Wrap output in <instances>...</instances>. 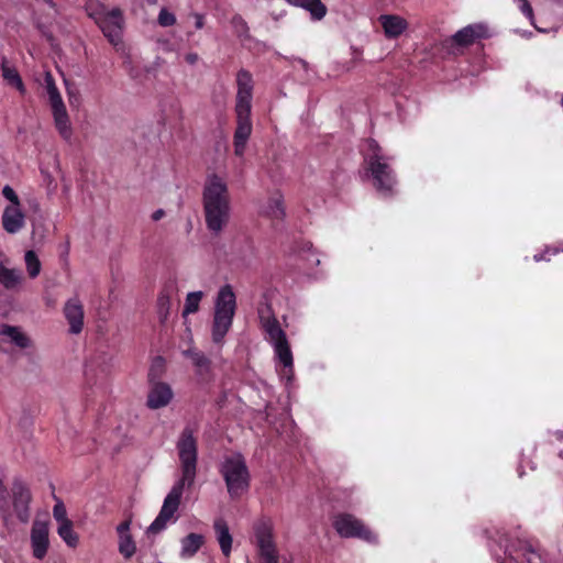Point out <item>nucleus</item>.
<instances>
[{
  "mask_svg": "<svg viewBox=\"0 0 563 563\" xmlns=\"http://www.w3.org/2000/svg\"><path fill=\"white\" fill-rule=\"evenodd\" d=\"M366 170L373 179L375 189L383 196H390L397 183L393 167L388 158L383 154L379 144L373 140H367V151L364 155Z\"/></svg>",
  "mask_w": 563,
  "mask_h": 563,
  "instance_id": "4",
  "label": "nucleus"
},
{
  "mask_svg": "<svg viewBox=\"0 0 563 563\" xmlns=\"http://www.w3.org/2000/svg\"><path fill=\"white\" fill-rule=\"evenodd\" d=\"M236 97L234 112L236 126L233 134L234 154L243 156L246 143L252 134L251 120L254 81L252 74L246 69H240L236 74Z\"/></svg>",
  "mask_w": 563,
  "mask_h": 563,
  "instance_id": "3",
  "label": "nucleus"
},
{
  "mask_svg": "<svg viewBox=\"0 0 563 563\" xmlns=\"http://www.w3.org/2000/svg\"><path fill=\"white\" fill-rule=\"evenodd\" d=\"M236 312V296L231 285L220 287L216 300L211 324V338L213 343L222 344L225 335L233 324Z\"/></svg>",
  "mask_w": 563,
  "mask_h": 563,
  "instance_id": "5",
  "label": "nucleus"
},
{
  "mask_svg": "<svg viewBox=\"0 0 563 563\" xmlns=\"http://www.w3.org/2000/svg\"><path fill=\"white\" fill-rule=\"evenodd\" d=\"M48 525L44 521L35 520L31 528V548L32 554L37 560H43L49 548Z\"/></svg>",
  "mask_w": 563,
  "mask_h": 563,
  "instance_id": "13",
  "label": "nucleus"
},
{
  "mask_svg": "<svg viewBox=\"0 0 563 563\" xmlns=\"http://www.w3.org/2000/svg\"><path fill=\"white\" fill-rule=\"evenodd\" d=\"M12 498V507L18 519L26 523L30 520V503L32 500V494L29 486L20 478H14L10 489Z\"/></svg>",
  "mask_w": 563,
  "mask_h": 563,
  "instance_id": "11",
  "label": "nucleus"
},
{
  "mask_svg": "<svg viewBox=\"0 0 563 563\" xmlns=\"http://www.w3.org/2000/svg\"><path fill=\"white\" fill-rule=\"evenodd\" d=\"M552 437L560 442H563V431H555ZM560 456L563 459V449L560 451Z\"/></svg>",
  "mask_w": 563,
  "mask_h": 563,
  "instance_id": "43",
  "label": "nucleus"
},
{
  "mask_svg": "<svg viewBox=\"0 0 563 563\" xmlns=\"http://www.w3.org/2000/svg\"><path fill=\"white\" fill-rule=\"evenodd\" d=\"M2 227L11 234L19 232L24 227V213L21 206H7L2 214Z\"/></svg>",
  "mask_w": 563,
  "mask_h": 563,
  "instance_id": "19",
  "label": "nucleus"
},
{
  "mask_svg": "<svg viewBox=\"0 0 563 563\" xmlns=\"http://www.w3.org/2000/svg\"><path fill=\"white\" fill-rule=\"evenodd\" d=\"M378 21L387 38H397L408 29L407 20L396 14H382Z\"/></svg>",
  "mask_w": 563,
  "mask_h": 563,
  "instance_id": "18",
  "label": "nucleus"
},
{
  "mask_svg": "<svg viewBox=\"0 0 563 563\" xmlns=\"http://www.w3.org/2000/svg\"><path fill=\"white\" fill-rule=\"evenodd\" d=\"M147 393L146 406L156 410L169 405L174 397L172 387L164 382H151Z\"/></svg>",
  "mask_w": 563,
  "mask_h": 563,
  "instance_id": "15",
  "label": "nucleus"
},
{
  "mask_svg": "<svg viewBox=\"0 0 563 563\" xmlns=\"http://www.w3.org/2000/svg\"><path fill=\"white\" fill-rule=\"evenodd\" d=\"M197 429L188 424L179 434L176 449L179 459L180 477L165 497L158 516L148 527L150 533H159L167 527L169 521L176 520L175 514L180 506L185 488L190 489L195 484L198 464V440L195 435Z\"/></svg>",
  "mask_w": 563,
  "mask_h": 563,
  "instance_id": "1",
  "label": "nucleus"
},
{
  "mask_svg": "<svg viewBox=\"0 0 563 563\" xmlns=\"http://www.w3.org/2000/svg\"><path fill=\"white\" fill-rule=\"evenodd\" d=\"M164 371H165L164 358L158 356L153 361V363L150 367V371L147 374L148 383L161 382L159 378L163 375Z\"/></svg>",
  "mask_w": 563,
  "mask_h": 563,
  "instance_id": "33",
  "label": "nucleus"
},
{
  "mask_svg": "<svg viewBox=\"0 0 563 563\" xmlns=\"http://www.w3.org/2000/svg\"><path fill=\"white\" fill-rule=\"evenodd\" d=\"M202 297H203L202 291L189 292L186 297V302H185V307L183 310V314L187 316V314L196 313L199 310V303H200Z\"/></svg>",
  "mask_w": 563,
  "mask_h": 563,
  "instance_id": "29",
  "label": "nucleus"
},
{
  "mask_svg": "<svg viewBox=\"0 0 563 563\" xmlns=\"http://www.w3.org/2000/svg\"><path fill=\"white\" fill-rule=\"evenodd\" d=\"M487 36V29L482 24H470L457 31L450 38V46L453 47H467L475 43L476 40Z\"/></svg>",
  "mask_w": 563,
  "mask_h": 563,
  "instance_id": "16",
  "label": "nucleus"
},
{
  "mask_svg": "<svg viewBox=\"0 0 563 563\" xmlns=\"http://www.w3.org/2000/svg\"><path fill=\"white\" fill-rule=\"evenodd\" d=\"M157 21L161 26L167 27L176 23V16L174 13L163 8L158 13Z\"/></svg>",
  "mask_w": 563,
  "mask_h": 563,
  "instance_id": "34",
  "label": "nucleus"
},
{
  "mask_svg": "<svg viewBox=\"0 0 563 563\" xmlns=\"http://www.w3.org/2000/svg\"><path fill=\"white\" fill-rule=\"evenodd\" d=\"M213 529L222 554L229 558L232 550L233 539L227 521L223 518L216 519L213 522Z\"/></svg>",
  "mask_w": 563,
  "mask_h": 563,
  "instance_id": "20",
  "label": "nucleus"
},
{
  "mask_svg": "<svg viewBox=\"0 0 563 563\" xmlns=\"http://www.w3.org/2000/svg\"><path fill=\"white\" fill-rule=\"evenodd\" d=\"M167 291L170 294L173 292V286H169V290L167 289Z\"/></svg>",
  "mask_w": 563,
  "mask_h": 563,
  "instance_id": "49",
  "label": "nucleus"
},
{
  "mask_svg": "<svg viewBox=\"0 0 563 563\" xmlns=\"http://www.w3.org/2000/svg\"><path fill=\"white\" fill-rule=\"evenodd\" d=\"M165 216V211L163 209H158L156 211L153 212L152 214V219L154 221H158L161 220L163 217Z\"/></svg>",
  "mask_w": 563,
  "mask_h": 563,
  "instance_id": "44",
  "label": "nucleus"
},
{
  "mask_svg": "<svg viewBox=\"0 0 563 563\" xmlns=\"http://www.w3.org/2000/svg\"><path fill=\"white\" fill-rule=\"evenodd\" d=\"M198 59V55L197 54H188L186 56V60L189 63V64H195Z\"/></svg>",
  "mask_w": 563,
  "mask_h": 563,
  "instance_id": "45",
  "label": "nucleus"
},
{
  "mask_svg": "<svg viewBox=\"0 0 563 563\" xmlns=\"http://www.w3.org/2000/svg\"><path fill=\"white\" fill-rule=\"evenodd\" d=\"M44 86H45L48 97L52 96L53 93L59 92V90L56 86L54 76L52 75L51 71H46L44 75Z\"/></svg>",
  "mask_w": 563,
  "mask_h": 563,
  "instance_id": "37",
  "label": "nucleus"
},
{
  "mask_svg": "<svg viewBox=\"0 0 563 563\" xmlns=\"http://www.w3.org/2000/svg\"><path fill=\"white\" fill-rule=\"evenodd\" d=\"M2 196L11 202L10 206H21L20 198L11 186L5 185L2 188Z\"/></svg>",
  "mask_w": 563,
  "mask_h": 563,
  "instance_id": "38",
  "label": "nucleus"
},
{
  "mask_svg": "<svg viewBox=\"0 0 563 563\" xmlns=\"http://www.w3.org/2000/svg\"><path fill=\"white\" fill-rule=\"evenodd\" d=\"M3 334L9 336L11 341L19 347L25 349L30 345V339L14 325H5Z\"/></svg>",
  "mask_w": 563,
  "mask_h": 563,
  "instance_id": "27",
  "label": "nucleus"
},
{
  "mask_svg": "<svg viewBox=\"0 0 563 563\" xmlns=\"http://www.w3.org/2000/svg\"><path fill=\"white\" fill-rule=\"evenodd\" d=\"M258 318L262 329L268 336L269 342L274 345L278 342L287 340L285 331L273 313L271 306L258 310Z\"/></svg>",
  "mask_w": 563,
  "mask_h": 563,
  "instance_id": "14",
  "label": "nucleus"
},
{
  "mask_svg": "<svg viewBox=\"0 0 563 563\" xmlns=\"http://www.w3.org/2000/svg\"><path fill=\"white\" fill-rule=\"evenodd\" d=\"M275 355L278 358V361L283 364L285 368L292 369L294 367V358L292 353L290 350V345L288 343V340L278 342L273 345Z\"/></svg>",
  "mask_w": 563,
  "mask_h": 563,
  "instance_id": "25",
  "label": "nucleus"
},
{
  "mask_svg": "<svg viewBox=\"0 0 563 563\" xmlns=\"http://www.w3.org/2000/svg\"><path fill=\"white\" fill-rule=\"evenodd\" d=\"M53 517L57 522H59V525L64 523L65 521H70L67 518L66 507L63 501L58 500L53 507Z\"/></svg>",
  "mask_w": 563,
  "mask_h": 563,
  "instance_id": "35",
  "label": "nucleus"
},
{
  "mask_svg": "<svg viewBox=\"0 0 563 563\" xmlns=\"http://www.w3.org/2000/svg\"><path fill=\"white\" fill-rule=\"evenodd\" d=\"M48 102L52 109L56 130L58 131L62 139L65 141H70L73 135L71 124L60 92L49 96Z\"/></svg>",
  "mask_w": 563,
  "mask_h": 563,
  "instance_id": "12",
  "label": "nucleus"
},
{
  "mask_svg": "<svg viewBox=\"0 0 563 563\" xmlns=\"http://www.w3.org/2000/svg\"><path fill=\"white\" fill-rule=\"evenodd\" d=\"M549 252H550V250H545V252H543V253L536 254V255L533 256V260H534L536 262H540V261H550V257L548 256Z\"/></svg>",
  "mask_w": 563,
  "mask_h": 563,
  "instance_id": "41",
  "label": "nucleus"
},
{
  "mask_svg": "<svg viewBox=\"0 0 563 563\" xmlns=\"http://www.w3.org/2000/svg\"><path fill=\"white\" fill-rule=\"evenodd\" d=\"M254 534L261 563H278V552L273 540V525L269 519L262 518L254 525Z\"/></svg>",
  "mask_w": 563,
  "mask_h": 563,
  "instance_id": "10",
  "label": "nucleus"
},
{
  "mask_svg": "<svg viewBox=\"0 0 563 563\" xmlns=\"http://www.w3.org/2000/svg\"><path fill=\"white\" fill-rule=\"evenodd\" d=\"M203 26L202 18L200 15L197 16L196 27L201 29Z\"/></svg>",
  "mask_w": 563,
  "mask_h": 563,
  "instance_id": "46",
  "label": "nucleus"
},
{
  "mask_svg": "<svg viewBox=\"0 0 563 563\" xmlns=\"http://www.w3.org/2000/svg\"><path fill=\"white\" fill-rule=\"evenodd\" d=\"M167 291L170 294L173 292V286H169V290L167 289Z\"/></svg>",
  "mask_w": 563,
  "mask_h": 563,
  "instance_id": "48",
  "label": "nucleus"
},
{
  "mask_svg": "<svg viewBox=\"0 0 563 563\" xmlns=\"http://www.w3.org/2000/svg\"><path fill=\"white\" fill-rule=\"evenodd\" d=\"M184 354L191 360L192 364L198 368L199 373L209 371L210 360L202 352L196 349H189L185 351Z\"/></svg>",
  "mask_w": 563,
  "mask_h": 563,
  "instance_id": "28",
  "label": "nucleus"
},
{
  "mask_svg": "<svg viewBox=\"0 0 563 563\" xmlns=\"http://www.w3.org/2000/svg\"><path fill=\"white\" fill-rule=\"evenodd\" d=\"M90 15L112 45L117 46L122 42L124 16L120 8L106 10L102 7L100 11H96Z\"/></svg>",
  "mask_w": 563,
  "mask_h": 563,
  "instance_id": "7",
  "label": "nucleus"
},
{
  "mask_svg": "<svg viewBox=\"0 0 563 563\" xmlns=\"http://www.w3.org/2000/svg\"><path fill=\"white\" fill-rule=\"evenodd\" d=\"M64 316L69 323L70 333H80L84 328V307L77 298L65 303Z\"/></svg>",
  "mask_w": 563,
  "mask_h": 563,
  "instance_id": "17",
  "label": "nucleus"
},
{
  "mask_svg": "<svg viewBox=\"0 0 563 563\" xmlns=\"http://www.w3.org/2000/svg\"><path fill=\"white\" fill-rule=\"evenodd\" d=\"M287 3L303 8L310 12L312 19L321 20L327 14V7L321 2V0H286Z\"/></svg>",
  "mask_w": 563,
  "mask_h": 563,
  "instance_id": "24",
  "label": "nucleus"
},
{
  "mask_svg": "<svg viewBox=\"0 0 563 563\" xmlns=\"http://www.w3.org/2000/svg\"><path fill=\"white\" fill-rule=\"evenodd\" d=\"M130 526H131L130 519L124 520L121 523H119V526L117 527V532H118L119 538L124 537V536H131Z\"/></svg>",
  "mask_w": 563,
  "mask_h": 563,
  "instance_id": "40",
  "label": "nucleus"
},
{
  "mask_svg": "<svg viewBox=\"0 0 563 563\" xmlns=\"http://www.w3.org/2000/svg\"><path fill=\"white\" fill-rule=\"evenodd\" d=\"M119 552L124 559H131L136 552V544L131 536L119 538Z\"/></svg>",
  "mask_w": 563,
  "mask_h": 563,
  "instance_id": "31",
  "label": "nucleus"
},
{
  "mask_svg": "<svg viewBox=\"0 0 563 563\" xmlns=\"http://www.w3.org/2000/svg\"><path fill=\"white\" fill-rule=\"evenodd\" d=\"M57 532L68 547L76 548L78 545L79 537L74 531L71 521H65L64 523L59 525Z\"/></svg>",
  "mask_w": 563,
  "mask_h": 563,
  "instance_id": "26",
  "label": "nucleus"
},
{
  "mask_svg": "<svg viewBox=\"0 0 563 563\" xmlns=\"http://www.w3.org/2000/svg\"><path fill=\"white\" fill-rule=\"evenodd\" d=\"M231 24L235 30V34L241 40L250 38V29L247 22L240 14H234L231 20Z\"/></svg>",
  "mask_w": 563,
  "mask_h": 563,
  "instance_id": "32",
  "label": "nucleus"
},
{
  "mask_svg": "<svg viewBox=\"0 0 563 563\" xmlns=\"http://www.w3.org/2000/svg\"><path fill=\"white\" fill-rule=\"evenodd\" d=\"M522 12L528 15V16H531L532 15V8L530 5V3L528 2V0H522Z\"/></svg>",
  "mask_w": 563,
  "mask_h": 563,
  "instance_id": "42",
  "label": "nucleus"
},
{
  "mask_svg": "<svg viewBox=\"0 0 563 563\" xmlns=\"http://www.w3.org/2000/svg\"><path fill=\"white\" fill-rule=\"evenodd\" d=\"M500 559H501V558H497V561H498L499 563H503V561H500Z\"/></svg>",
  "mask_w": 563,
  "mask_h": 563,
  "instance_id": "51",
  "label": "nucleus"
},
{
  "mask_svg": "<svg viewBox=\"0 0 563 563\" xmlns=\"http://www.w3.org/2000/svg\"><path fill=\"white\" fill-rule=\"evenodd\" d=\"M46 4H48L51 8H55L54 0H44Z\"/></svg>",
  "mask_w": 563,
  "mask_h": 563,
  "instance_id": "47",
  "label": "nucleus"
},
{
  "mask_svg": "<svg viewBox=\"0 0 563 563\" xmlns=\"http://www.w3.org/2000/svg\"><path fill=\"white\" fill-rule=\"evenodd\" d=\"M504 542L505 544H501L505 548L504 553L510 560H521L527 563H545L543 550L538 541L517 539L514 542H509L506 538Z\"/></svg>",
  "mask_w": 563,
  "mask_h": 563,
  "instance_id": "9",
  "label": "nucleus"
},
{
  "mask_svg": "<svg viewBox=\"0 0 563 563\" xmlns=\"http://www.w3.org/2000/svg\"><path fill=\"white\" fill-rule=\"evenodd\" d=\"M1 71L3 79L7 81L8 85L14 87L20 93H25V86L19 71L16 70L15 67H11L8 65V59L5 57H2Z\"/></svg>",
  "mask_w": 563,
  "mask_h": 563,
  "instance_id": "22",
  "label": "nucleus"
},
{
  "mask_svg": "<svg viewBox=\"0 0 563 563\" xmlns=\"http://www.w3.org/2000/svg\"><path fill=\"white\" fill-rule=\"evenodd\" d=\"M25 265L31 278H35L38 276L41 272V262L34 251H26L25 256Z\"/></svg>",
  "mask_w": 563,
  "mask_h": 563,
  "instance_id": "30",
  "label": "nucleus"
},
{
  "mask_svg": "<svg viewBox=\"0 0 563 563\" xmlns=\"http://www.w3.org/2000/svg\"><path fill=\"white\" fill-rule=\"evenodd\" d=\"M158 306L159 310L168 309L169 306V292L167 291V287L163 289V291L158 296Z\"/></svg>",
  "mask_w": 563,
  "mask_h": 563,
  "instance_id": "39",
  "label": "nucleus"
},
{
  "mask_svg": "<svg viewBox=\"0 0 563 563\" xmlns=\"http://www.w3.org/2000/svg\"><path fill=\"white\" fill-rule=\"evenodd\" d=\"M181 551L180 556L183 559H190L196 555V553L201 549L205 544V537L198 533H189L185 538L181 539Z\"/></svg>",
  "mask_w": 563,
  "mask_h": 563,
  "instance_id": "21",
  "label": "nucleus"
},
{
  "mask_svg": "<svg viewBox=\"0 0 563 563\" xmlns=\"http://www.w3.org/2000/svg\"><path fill=\"white\" fill-rule=\"evenodd\" d=\"M10 510V500H9V492L2 481L0 479V511L9 512Z\"/></svg>",
  "mask_w": 563,
  "mask_h": 563,
  "instance_id": "36",
  "label": "nucleus"
},
{
  "mask_svg": "<svg viewBox=\"0 0 563 563\" xmlns=\"http://www.w3.org/2000/svg\"><path fill=\"white\" fill-rule=\"evenodd\" d=\"M202 205L207 229L219 235L230 222L231 200L227 183L216 174L205 183Z\"/></svg>",
  "mask_w": 563,
  "mask_h": 563,
  "instance_id": "2",
  "label": "nucleus"
},
{
  "mask_svg": "<svg viewBox=\"0 0 563 563\" xmlns=\"http://www.w3.org/2000/svg\"><path fill=\"white\" fill-rule=\"evenodd\" d=\"M262 212L271 219L283 220L285 217L283 196L279 192L272 195Z\"/></svg>",
  "mask_w": 563,
  "mask_h": 563,
  "instance_id": "23",
  "label": "nucleus"
},
{
  "mask_svg": "<svg viewBox=\"0 0 563 563\" xmlns=\"http://www.w3.org/2000/svg\"><path fill=\"white\" fill-rule=\"evenodd\" d=\"M332 526L342 538H355L368 543H374L377 540L376 534L351 514L344 512L334 516Z\"/></svg>",
  "mask_w": 563,
  "mask_h": 563,
  "instance_id": "8",
  "label": "nucleus"
},
{
  "mask_svg": "<svg viewBox=\"0 0 563 563\" xmlns=\"http://www.w3.org/2000/svg\"><path fill=\"white\" fill-rule=\"evenodd\" d=\"M220 473L232 498H238L247 490L250 473L241 454L227 457L221 465Z\"/></svg>",
  "mask_w": 563,
  "mask_h": 563,
  "instance_id": "6",
  "label": "nucleus"
},
{
  "mask_svg": "<svg viewBox=\"0 0 563 563\" xmlns=\"http://www.w3.org/2000/svg\"><path fill=\"white\" fill-rule=\"evenodd\" d=\"M500 559H501V558H497V561H498L499 563H503V561H500Z\"/></svg>",
  "mask_w": 563,
  "mask_h": 563,
  "instance_id": "50",
  "label": "nucleus"
}]
</instances>
